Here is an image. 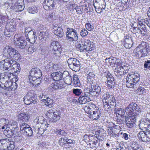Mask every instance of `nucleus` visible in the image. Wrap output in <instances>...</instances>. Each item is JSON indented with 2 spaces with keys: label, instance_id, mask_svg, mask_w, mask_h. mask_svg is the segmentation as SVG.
Returning <instances> with one entry per match:
<instances>
[{
  "label": "nucleus",
  "instance_id": "obj_1",
  "mask_svg": "<svg viewBox=\"0 0 150 150\" xmlns=\"http://www.w3.org/2000/svg\"><path fill=\"white\" fill-rule=\"evenodd\" d=\"M141 107L136 103H132L125 108L127 115L129 116H126L125 122L129 128L132 127L136 121L137 115L141 112Z\"/></svg>",
  "mask_w": 150,
  "mask_h": 150
},
{
  "label": "nucleus",
  "instance_id": "obj_2",
  "mask_svg": "<svg viewBox=\"0 0 150 150\" xmlns=\"http://www.w3.org/2000/svg\"><path fill=\"white\" fill-rule=\"evenodd\" d=\"M42 74L40 70L32 68L30 71L29 79L30 83L34 86H38L41 82Z\"/></svg>",
  "mask_w": 150,
  "mask_h": 150
},
{
  "label": "nucleus",
  "instance_id": "obj_3",
  "mask_svg": "<svg viewBox=\"0 0 150 150\" xmlns=\"http://www.w3.org/2000/svg\"><path fill=\"white\" fill-rule=\"evenodd\" d=\"M102 99L105 110L110 111L114 109L116 105V100L114 96L107 93L105 95L102 96Z\"/></svg>",
  "mask_w": 150,
  "mask_h": 150
},
{
  "label": "nucleus",
  "instance_id": "obj_4",
  "mask_svg": "<svg viewBox=\"0 0 150 150\" xmlns=\"http://www.w3.org/2000/svg\"><path fill=\"white\" fill-rule=\"evenodd\" d=\"M94 45L88 39H81L76 45L78 50L81 52L91 51L94 49Z\"/></svg>",
  "mask_w": 150,
  "mask_h": 150
},
{
  "label": "nucleus",
  "instance_id": "obj_5",
  "mask_svg": "<svg viewBox=\"0 0 150 150\" xmlns=\"http://www.w3.org/2000/svg\"><path fill=\"white\" fill-rule=\"evenodd\" d=\"M3 53L7 57L16 60H18L20 57L18 51L10 46H6L4 49Z\"/></svg>",
  "mask_w": 150,
  "mask_h": 150
},
{
  "label": "nucleus",
  "instance_id": "obj_6",
  "mask_svg": "<svg viewBox=\"0 0 150 150\" xmlns=\"http://www.w3.org/2000/svg\"><path fill=\"white\" fill-rule=\"evenodd\" d=\"M139 76L137 73L128 75L126 79V85L129 88H133L139 81Z\"/></svg>",
  "mask_w": 150,
  "mask_h": 150
},
{
  "label": "nucleus",
  "instance_id": "obj_7",
  "mask_svg": "<svg viewBox=\"0 0 150 150\" xmlns=\"http://www.w3.org/2000/svg\"><path fill=\"white\" fill-rule=\"evenodd\" d=\"M137 48H139V50L137 53L136 55L139 57H144L147 55L149 52V45L147 43L145 42H142Z\"/></svg>",
  "mask_w": 150,
  "mask_h": 150
},
{
  "label": "nucleus",
  "instance_id": "obj_8",
  "mask_svg": "<svg viewBox=\"0 0 150 150\" xmlns=\"http://www.w3.org/2000/svg\"><path fill=\"white\" fill-rule=\"evenodd\" d=\"M37 96L34 93V91L30 90L28 92L24 98V102L26 105H30L32 103H35L37 101Z\"/></svg>",
  "mask_w": 150,
  "mask_h": 150
},
{
  "label": "nucleus",
  "instance_id": "obj_9",
  "mask_svg": "<svg viewBox=\"0 0 150 150\" xmlns=\"http://www.w3.org/2000/svg\"><path fill=\"white\" fill-rule=\"evenodd\" d=\"M69 68L75 71H78L80 69L79 61L75 58H70L67 60Z\"/></svg>",
  "mask_w": 150,
  "mask_h": 150
},
{
  "label": "nucleus",
  "instance_id": "obj_10",
  "mask_svg": "<svg viewBox=\"0 0 150 150\" xmlns=\"http://www.w3.org/2000/svg\"><path fill=\"white\" fill-rule=\"evenodd\" d=\"M67 32L66 33L67 37L70 41L73 42L78 40V36L77 31L75 29L68 28H67Z\"/></svg>",
  "mask_w": 150,
  "mask_h": 150
},
{
  "label": "nucleus",
  "instance_id": "obj_11",
  "mask_svg": "<svg viewBox=\"0 0 150 150\" xmlns=\"http://www.w3.org/2000/svg\"><path fill=\"white\" fill-rule=\"evenodd\" d=\"M3 64L4 69L5 70H7L9 71L12 66L15 63H16V62L14 59L7 57L4 60L1 62V63Z\"/></svg>",
  "mask_w": 150,
  "mask_h": 150
},
{
  "label": "nucleus",
  "instance_id": "obj_12",
  "mask_svg": "<svg viewBox=\"0 0 150 150\" xmlns=\"http://www.w3.org/2000/svg\"><path fill=\"white\" fill-rule=\"evenodd\" d=\"M59 43L57 41H53L51 44L50 49L52 52V54L56 57V58H59L60 56L61 48L58 47Z\"/></svg>",
  "mask_w": 150,
  "mask_h": 150
},
{
  "label": "nucleus",
  "instance_id": "obj_13",
  "mask_svg": "<svg viewBox=\"0 0 150 150\" xmlns=\"http://www.w3.org/2000/svg\"><path fill=\"white\" fill-rule=\"evenodd\" d=\"M60 113L57 111L54 112L52 110H51L47 112L46 115L52 122H55L60 119Z\"/></svg>",
  "mask_w": 150,
  "mask_h": 150
},
{
  "label": "nucleus",
  "instance_id": "obj_14",
  "mask_svg": "<svg viewBox=\"0 0 150 150\" xmlns=\"http://www.w3.org/2000/svg\"><path fill=\"white\" fill-rule=\"evenodd\" d=\"M106 79L108 83V87L109 88H113L115 84V82L113 76L108 72H106L105 76L103 77Z\"/></svg>",
  "mask_w": 150,
  "mask_h": 150
},
{
  "label": "nucleus",
  "instance_id": "obj_15",
  "mask_svg": "<svg viewBox=\"0 0 150 150\" xmlns=\"http://www.w3.org/2000/svg\"><path fill=\"white\" fill-rule=\"evenodd\" d=\"M14 44L21 48H25L26 45V42L23 37L15 35L14 36Z\"/></svg>",
  "mask_w": 150,
  "mask_h": 150
},
{
  "label": "nucleus",
  "instance_id": "obj_16",
  "mask_svg": "<svg viewBox=\"0 0 150 150\" xmlns=\"http://www.w3.org/2000/svg\"><path fill=\"white\" fill-rule=\"evenodd\" d=\"M20 129L24 134L28 136H31L33 132L31 128L26 123H22L21 125Z\"/></svg>",
  "mask_w": 150,
  "mask_h": 150
},
{
  "label": "nucleus",
  "instance_id": "obj_17",
  "mask_svg": "<svg viewBox=\"0 0 150 150\" xmlns=\"http://www.w3.org/2000/svg\"><path fill=\"white\" fill-rule=\"evenodd\" d=\"M55 5L54 0H45L43 3V7L46 10L54 9Z\"/></svg>",
  "mask_w": 150,
  "mask_h": 150
},
{
  "label": "nucleus",
  "instance_id": "obj_18",
  "mask_svg": "<svg viewBox=\"0 0 150 150\" xmlns=\"http://www.w3.org/2000/svg\"><path fill=\"white\" fill-rule=\"evenodd\" d=\"M44 124L45 125H47V121L45 120L44 117L42 116L37 117L33 122V127L35 126L37 128Z\"/></svg>",
  "mask_w": 150,
  "mask_h": 150
},
{
  "label": "nucleus",
  "instance_id": "obj_19",
  "mask_svg": "<svg viewBox=\"0 0 150 150\" xmlns=\"http://www.w3.org/2000/svg\"><path fill=\"white\" fill-rule=\"evenodd\" d=\"M16 25L15 22H8L7 23L6 27V29L4 31V34L7 35L8 37H9V34H8L7 32H13L16 28Z\"/></svg>",
  "mask_w": 150,
  "mask_h": 150
},
{
  "label": "nucleus",
  "instance_id": "obj_20",
  "mask_svg": "<svg viewBox=\"0 0 150 150\" xmlns=\"http://www.w3.org/2000/svg\"><path fill=\"white\" fill-rule=\"evenodd\" d=\"M108 126L109 129H108L107 132L109 135L112 137L116 138L119 136L120 129H115L114 128H112V126L110 127L109 125Z\"/></svg>",
  "mask_w": 150,
  "mask_h": 150
},
{
  "label": "nucleus",
  "instance_id": "obj_21",
  "mask_svg": "<svg viewBox=\"0 0 150 150\" xmlns=\"http://www.w3.org/2000/svg\"><path fill=\"white\" fill-rule=\"evenodd\" d=\"M37 33L38 37L41 41L44 42L46 40L48 35V32H44L41 30H38Z\"/></svg>",
  "mask_w": 150,
  "mask_h": 150
},
{
  "label": "nucleus",
  "instance_id": "obj_22",
  "mask_svg": "<svg viewBox=\"0 0 150 150\" xmlns=\"http://www.w3.org/2000/svg\"><path fill=\"white\" fill-rule=\"evenodd\" d=\"M137 26V30L139 31V32L143 36H144L147 35V31L146 26L142 22L140 21H139L138 23Z\"/></svg>",
  "mask_w": 150,
  "mask_h": 150
},
{
  "label": "nucleus",
  "instance_id": "obj_23",
  "mask_svg": "<svg viewBox=\"0 0 150 150\" xmlns=\"http://www.w3.org/2000/svg\"><path fill=\"white\" fill-rule=\"evenodd\" d=\"M150 124V120L148 118L145 119L140 122L139 127L140 128L143 130H149V127Z\"/></svg>",
  "mask_w": 150,
  "mask_h": 150
},
{
  "label": "nucleus",
  "instance_id": "obj_24",
  "mask_svg": "<svg viewBox=\"0 0 150 150\" xmlns=\"http://www.w3.org/2000/svg\"><path fill=\"white\" fill-rule=\"evenodd\" d=\"M17 117L19 121L22 122H27L29 121L30 118V115L28 113L25 112L19 114Z\"/></svg>",
  "mask_w": 150,
  "mask_h": 150
},
{
  "label": "nucleus",
  "instance_id": "obj_25",
  "mask_svg": "<svg viewBox=\"0 0 150 150\" xmlns=\"http://www.w3.org/2000/svg\"><path fill=\"white\" fill-rule=\"evenodd\" d=\"M25 37L27 40L31 43H34L37 39L36 33L33 31L26 34Z\"/></svg>",
  "mask_w": 150,
  "mask_h": 150
},
{
  "label": "nucleus",
  "instance_id": "obj_26",
  "mask_svg": "<svg viewBox=\"0 0 150 150\" xmlns=\"http://www.w3.org/2000/svg\"><path fill=\"white\" fill-rule=\"evenodd\" d=\"M96 108H98L93 103H89L84 108V110L85 112L90 115L96 109Z\"/></svg>",
  "mask_w": 150,
  "mask_h": 150
},
{
  "label": "nucleus",
  "instance_id": "obj_27",
  "mask_svg": "<svg viewBox=\"0 0 150 150\" xmlns=\"http://www.w3.org/2000/svg\"><path fill=\"white\" fill-rule=\"evenodd\" d=\"M48 126L47 125H45L44 124L43 125L40 126V127H38L37 128L35 126H34L35 129V132L41 135L47 129Z\"/></svg>",
  "mask_w": 150,
  "mask_h": 150
},
{
  "label": "nucleus",
  "instance_id": "obj_28",
  "mask_svg": "<svg viewBox=\"0 0 150 150\" xmlns=\"http://www.w3.org/2000/svg\"><path fill=\"white\" fill-rule=\"evenodd\" d=\"M18 85L16 82H12L10 81L8 83H6L5 86L4 87L7 89H8L9 90L14 91L16 89Z\"/></svg>",
  "mask_w": 150,
  "mask_h": 150
},
{
  "label": "nucleus",
  "instance_id": "obj_29",
  "mask_svg": "<svg viewBox=\"0 0 150 150\" xmlns=\"http://www.w3.org/2000/svg\"><path fill=\"white\" fill-rule=\"evenodd\" d=\"M108 59L110 65L112 67H115V65L118 66L119 64H121V62L119 61L120 59H117L113 57H110L108 59L106 58L105 60Z\"/></svg>",
  "mask_w": 150,
  "mask_h": 150
},
{
  "label": "nucleus",
  "instance_id": "obj_30",
  "mask_svg": "<svg viewBox=\"0 0 150 150\" xmlns=\"http://www.w3.org/2000/svg\"><path fill=\"white\" fill-rule=\"evenodd\" d=\"M91 87L92 88V91H93V92H92L91 93L94 95V96L100 93L101 89L100 87L98 84H92Z\"/></svg>",
  "mask_w": 150,
  "mask_h": 150
},
{
  "label": "nucleus",
  "instance_id": "obj_31",
  "mask_svg": "<svg viewBox=\"0 0 150 150\" xmlns=\"http://www.w3.org/2000/svg\"><path fill=\"white\" fill-rule=\"evenodd\" d=\"M91 117L93 120L98 119L101 115L100 110H99L98 108H96V109L90 115Z\"/></svg>",
  "mask_w": 150,
  "mask_h": 150
},
{
  "label": "nucleus",
  "instance_id": "obj_32",
  "mask_svg": "<svg viewBox=\"0 0 150 150\" xmlns=\"http://www.w3.org/2000/svg\"><path fill=\"white\" fill-rule=\"evenodd\" d=\"M62 72H57L52 73L51 76L54 80L58 81L62 80Z\"/></svg>",
  "mask_w": 150,
  "mask_h": 150
},
{
  "label": "nucleus",
  "instance_id": "obj_33",
  "mask_svg": "<svg viewBox=\"0 0 150 150\" xmlns=\"http://www.w3.org/2000/svg\"><path fill=\"white\" fill-rule=\"evenodd\" d=\"M79 102L81 104H85L87 102H90L91 100L89 97L85 96L84 95H82L79 98Z\"/></svg>",
  "mask_w": 150,
  "mask_h": 150
},
{
  "label": "nucleus",
  "instance_id": "obj_34",
  "mask_svg": "<svg viewBox=\"0 0 150 150\" xmlns=\"http://www.w3.org/2000/svg\"><path fill=\"white\" fill-rule=\"evenodd\" d=\"M135 140L134 139L130 143L129 145L132 149L133 150H142V147L138 144Z\"/></svg>",
  "mask_w": 150,
  "mask_h": 150
},
{
  "label": "nucleus",
  "instance_id": "obj_35",
  "mask_svg": "<svg viewBox=\"0 0 150 150\" xmlns=\"http://www.w3.org/2000/svg\"><path fill=\"white\" fill-rule=\"evenodd\" d=\"M54 29V34L60 38L62 37L64 35V32L62 28L60 27L57 28L55 27Z\"/></svg>",
  "mask_w": 150,
  "mask_h": 150
},
{
  "label": "nucleus",
  "instance_id": "obj_36",
  "mask_svg": "<svg viewBox=\"0 0 150 150\" xmlns=\"http://www.w3.org/2000/svg\"><path fill=\"white\" fill-rule=\"evenodd\" d=\"M138 139L140 141L144 142H147L146 134L144 131H142L139 132L137 135Z\"/></svg>",
  "mask_w": 150,
  "mask_h": 150
},
{
  "label": "nucleus",
  "instance_id": "obj_37",
  "mask_svg": "<svg viewBox=\"0 0 150 150\" xmlns=\"http://www.w3.org/2000/svg\"><path fill=\"white\" fill-rule=\"evenodd\" d=\"M71 83H72L74 86H79L81 85L78 77V76L76 75H74L73 76V81H71Z\"/></svg>",
  "mask_w": 150,
  "mask_h": 150
},
{
  "label": "nucleus",
  "instance_id": "obj_38",
  "mask_svg": "<svg viewBox=\"0 0 150 150\" xmlns=\"http://www.w3.org/2000/svg\"><path fill=\"white\" fill-rule=\"evenodd\" d=\"M84 93H82V95H84L85 96H87L89 97L92 96H94L91 93L93 92L92 91V88H86L84 90Z\"/></svg>",
  "mask_w": 150,
  "mask_h": 150
},
{
  "label": "nucleus",
  "instance_id": "obj_39",
  "mask_svg": "<svg viewBox=\"0 0 150 150\" xmlns=\"http://www.w3.org/2000/svg\"><path fill=\"white\" fill-rule=\"evenodd\" d=\"M114 110L115 111V113L117 117H123V116H125L124 115L125 114L124 110L121 108H119L116 110V109L115 108Z\"/></svg>",
  "mask_w": 150,
  "mask_h": 150
},
{
  "label": "nucleus",
  "instance_id": "obj_40",
  "mask_svg": "<svg viewBox=\"0 0 150 150\" xmlns=\"http://www.w3.org/2000/svg\"><path fill=\"white\" fill-rule=\"evenodd\" d=\"M106 6L105 3L102 4L100 6L99 5L98 6V7H94L95 9V10L96 12L98 13H101L104 10Z\"/></svg>",
  "mask_w": 150,
  "mask_h": 150
},
{
  "label": "nucleus",
  "instance_id": "obj_41",
  "mask_svg": "<svg viewBox=\"0 0 150 150\" xmlns=\"http://www.w3.org/2000/svg\"><path fill=\"white\" fill-rule=\"evenodd\" d=\"M11 69L13 70L17 74L21 70L20 64L16 62V63H15L12 66Z\"/></svg>",
  "mask_w": 150,
  "mask_h": 150
},
{
  "label": "nucleus",
  "instance_id": "obj_42",
  "mask_svg": "<svg viewBox=\"0 0 150 150\" xmlns=\"http://www.w3.org/2000/svg\"><path fill=\"white\" fill-rule=\"evenodd\" d=\"M122 138L125 140H128V142L131 141L135 138L131 136L129 134L126 133H124L123 134Z\"/></svg>",
  "mask_w": 150,
  "mask_h": 150
},
{
  "label": "nucleus",
  "instance_id": "obj_43",
  "mask_svg": "<svg viewBox=\"0 0 150 150\" xmlns=\"http://www.w3.org/2000/svg\"><path fill=\"white\" fill-rule=\"evenodd\" d=\"M105 3L104 0H93V4L94 7H97L100 5V4Z\"/></svg>",
  "mask_w": 150,
  "mask_h": 150
},
{
  "label": "nucleus",
  "instance_id": "obj_44",
  "mask_svg": "<svg viewBox=\"0 0 150 150\" xmlns=\"http://www.w3.org/2000/svg\"><path fill=\"white\" fill-rule=\"evenodd\" d=\"M38 10V9L36 6L30 7L28 9V12L33 14L37 13Z\"/></svg>",
  "mask_w": 150,
  "mask_h": 150
},
{
  "label": "nucleus",
  "instance_id": "obj_45",
  "mask_svg": "<svg viewBox=\"0 0 150 150\" xmlns=\"http://www.w3.org/2000/svg\"><path fill=\"white\" fill-rule=\"evenodd\" d=\"M6 129L4 131V133L5 136H6L8 138H10L13 136V132L12 131V129Z\"/></svg>",
  "mask_w": 150,
  "mask_h": 150
},
{
  "label": "nucleus",
  "instance_id": "obj_46",
  "mask_svg": "<svg viewBox=\"0 0 150 150\" xmlns=\"http://www.w3.org/2000/svg\"><path fill=\"white\" fill-rule=\"evenodd\" d=\"M95 139H93L92 141V144H93L94 146L97 149L100 145V140L98 139L97 137H95Z\"/></svg>",
  "mask_w": 150,
  "mask_h": 150
},
{
  "label": "nucleus",
  "instance_id": "obj_47",
  "mask_svg": "<svg viewBox=\"0 0 150 150\" xmlns=\"http://www.w3.org/2000/svg\"><path fill=\"white\" fill-rule=\"evenodd\" d=\"M45 104L50 108L52 107L53 102V101L50 98H48L46 99V101L45 102Z\"/></svg>",
  "mask_w": 150,
  "mask_h": 150
},
{
  "label": "nucleus",
  "instance_id": "obj_48",
  "mask_svg": "<svg viewBox=\"0 0 150 150\" xmlns=\"http://www.w3.org/2000/svg\"><path fill=\"white\" fill-rule=\"evenodd\" d=\"M10 125L9 128L10 129H18V128H19L17 126V123L16 122H12L9 125Z\"/></svg>",
  "mask_w": 150,
  "mask_h": 150
},
{
  "label": "nucleus",
  "instance_id": "obj_49",
  "mask_svg": "<svg viewBox=\"0 0 150 150\" xmlns=\"http://www.w3.org/2000/svg\"><path fill=\"white\" fill-rule=\"evenodd\" d=\"M73 92L76 96H79L80 95H81L82 93H83L81 89L77 88L73 89Z\"/></svg>",
  "mask_w": 150,
  "mask_h": 150
},
{
  "label": "nucleus",
  "instance_id": "obj_50",
  "mask_svg": "<svg viewBox=\"0 0 150 150\" xmlns=\"http://www.w3.org/2000/svg\"><path fill=\"white\" fill-rule=\"evenodd\" d=\"M56 133L57 135H60L62 136H65L67 135V133L64 130L59 129H57L56 131Z\"/></svg>",
  "mask_w": 150,
  "mask_h": 150
},
{
  "label": "nucleus",
  "instance_id": "obj_51",
  "mask_svg": "<svg viewBox=\"0 0 150 150\" xmlns=\"http://www.w3.org/2000/svg\"><path fill=\"white\" fill-rule=\"evenodd\" d=\"M72 78L71 76L69 74L66 77L64 80V81L65 83L67 84H70L71 83Z\"/></svg>",
  "mask_w": 150,
  "mask_h": 150
},
{
  "label": "nucleus",
  "instance_id": "obj_52",
  "mask_svg": "<svg viewBox=\"0 0 150 150\" xmlns=\"http://www.w3.org/2000/svg\"><path fill=\"white\" fill-rule=\"evenodd\" d=\"M6 18V16L0 15V30L1 29L3 24L5 22Z\"/></svg>",
  "mask_w": 150,
  "mask_h": 150
},
{
  "label": "nucleus",
  "instance_id": "obj_53",
  "mask_svg": "<svg viewBox=\"0 0 150 150\" xmlns=\"http://www.w3.org/2000/svg\"><path fill=\"white\" fill-rule=\"evenodd\" d=\"M124 69L123 67L120 66L118 65V66L116 68L115 70V75H118V73L122 71H123Z\"/></svg>",
  "mask_w": 150,
  "mask_h": 150
},
{
  "label": "nucleus",
  "instance_id": "obj_54",
  "mask_svg": "<svg viewBox=\"0 0 150 150\" xmlns=\"http://www.w3.org/2000/svg\"><path fill=\"white\" fill-rule=\"evenodd\" d=\"M36 49L33 45H30L28 49V51L30 53H33L36 51Z\"/></svg>",
  "mask_w": 150,
  "mask_h": 150
},
{
  "label": "nucleus",
  "instance_id": "obj_55",
  "mask_svg": "<svg viewBox=\"0 0 150 150\" xmlns=\"http://www.w3.org/2000/svg\"><path fill=\"white\" fill-rule=\"evenodd\" d=\"M86 28L89 31H91L94 28L93 24H91L90 23H86L85 24Z\"/></svg>",
  "mask_w": 150,
  "mask_h": 150
},
{
  "label": "nucleus",
  "instance_id": "obj_56",
  "mask_svg": "<svg viewBox=\"0 0 150 150\" xmlns=\"http://www.w3.org/2000/svg\"><path fill=\"white\" fill-rule=\"evenodd\" d=\"M126 38H125V44L133 43V38L131 37H130L128 36V38H127V36H126Z\"/></svg>",
  "mask_w": 150,
  "mask_h": 150
},
{
  "label": "nucleus",
  "instance_id": "obj_57",
  "mask_svg": "<svg viewBox=\"0 0 150 150\" xmlns=\"http://www.w3.org/2000/svg\"><path fill=\"white\" fill-rule=\"evenodd\" d=\"M48 98L47 96L44 95L43 94H41L39 98L40 100L41 101L44 103L46 101V99H47Z\"/></svg>",
  "mask_w": 150,
  "mask_h": 150
},
{
  "label": "nucleus",
  "instance_id": "obj_58",
  "mask_svg": "<svg viewBox=\"0 0 150 150\" xmlns=\"http://www.w3.org/2000/svg\"><path fill=\"white\" fill-rule=\"evenodd\" d=\"M88 34V32L85 29H82L81 31L80 34L82 37H85L87 36Z\"/></svg>",
  "mask_w": 150,
  "mask_h": 150
},
{
  "label": "nucleus",
  "instance_id": "obj_59",
  "mask_svg": "<svg viewBox=\"0 0 150 150\" xmlns=\"http://www.w3.org/2000/svg\"><path fill=\"white\" fill-rule=\"evenodd\" d=\"M15 7H16V9H17L16 10V11H18V12L22 11L24 8V6L20 5H18L17 6L16 5L15 6Z\"/></svg>",
  "mask_w": 150,
  "mask_h": 150
},
{
  "label": "nucleus",
  "instance_id": "obj_60",
  "mask_svg": "<svg viewBox=\"0 0 150 150\" xmlns=\"http://www.w3.org/2000/svg\"><path fill=\"white\" fill-rule=\"evenodd\" d=\"M144 68H146L145 70H146V68L150 70V60H147L145 62L144 64Z\"/></svg>",
  "mask_w": 150,
  "mask_h": 150
},
{
  "label": "nucleus",
  "instance_id": "obj_61",
  "mask_svg": "<svg viewBox=\"0 0 150 150\" xmlns=\"http://www.w3.org/2000/svg\"><path fill=\"white\" fill-rule=\"evenodd\" d=\"M125 119L126 116L121 117L120 119H118L117 122L119 124H121L122 123L123 124L125 123Z\"/></svg>",
  "mask_w": 150,
  "mask_h": 150
},
{
  "label": "nucleus",
  "instance_id": "obj_62",
  "mask_svg": "<svg viewBox=\"0 0 150 150\" xmlns=\"http://www.w3.org/2000/svg\"><path fill=\"white\" fill-rule=\"evenodd\" d=\"M67 138L66 137H65L63 138H62L60 139L59 140V142L60 143H62L64 144H67Z\"/></svg>",
  "mask_w": 150,
  "mask_h": 150
},
{
  "label": "nucleus",
  "instance_id": "obj_63",
  "mask_svg": "<svg viewBox=\"0 0 150 150\" xmlns=\"http://www.w3.org/2000/svg\"><path fill=\"white\" fill-rule=\"evenodd\" d=\"M62 79H63V80L66 78V77L67 76L69 75V72L67 71H64L63 73L62 72Z\"/></svg>",
  "mask_w": 150,
  "mask_h": 150
},
{
  "label": "nucleus",
  "instance_id": "obj_64",
  "mask_svg": "<svg viewBox=\"0 0 150 150\" xmlns=\"http://www.w3.org/2000/svg\"><path fill=\"white\" fill-rule=\"evenodd\" d=\"M32 29L30 27H26L25 29V36H26V34H28V33H29L31 31H33Z\"/></svg>",
  "mask_w": 150,
  "mask_h": 150
}]
</instances>
